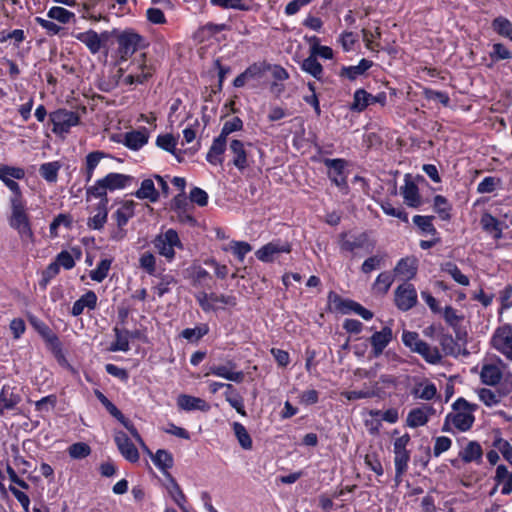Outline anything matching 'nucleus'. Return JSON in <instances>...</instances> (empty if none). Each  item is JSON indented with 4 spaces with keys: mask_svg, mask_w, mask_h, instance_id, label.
I'll use <instances>...</instances> for the list:
<instances>
[{
    "mask_svg": "<svg viewBox=\"0 0 512 512\" xmlns=\"http://www.w3.org/2000/svg\"><path fill=\"white\" fill-rule=\"evenodd\" d=\"M106 188L110 191L123 189L130 184L133 178L121 173H108L102 178Z\"/></svg>",
    "mask_w": 512,
    "mask_h": 512,
    "instance_id": "obj_31",
    "label": "nucleus"
},
{
    "mask_svg": "<svg viewBox=\"0 0 512 512\" xmlns=\"http://www.w3.org/2000/svg\"><path fill=\"white\" fill-rule=\"evenodd\" d=\"M432 219H433L432 216L415 215L413 217V222L423 232L435 235L437 233V231L432 223Z\"/></svg>",
    "mask_w": 512,
    "mask_h": 512,
    "instance_id": "obj_58",
    "label": "nucleus"
},
{
    "mask_svg": "<svg viewBox=\"0 0 512 512\" xmlns=\"http://www.w3.org/2000/svg\"><path fill=\"white\" fill-rule=\"evenodd\" d=\"M324 164L330 169L329 178L338 187L346 186L344 169L346 161L343 159H325Z\"/></svg>",
    "mask_w": 512,
    "mask_h": 512,
    "instance_id": "obj_18",
    "label": "nucleus"
},
{
    "mask_svg": "<svg viewBox=\"0 0 512 512\" xmlns=\"http://www.w3.org/2000/svg\"><path fill=\"white\" fill-rule=\"evenodd\" d=\"M401 195L403 196L405 204L409 207L417 208L420 206L421 199L419 189L408 174L405 176L404 186L401 187Z\"/></svg>",
    "mask_w": 512,
    "mask_h": 512,
    "instance_id": "obj_20",
    "label": "nucleus"
},
{
    "mask_svg": "<svg viewBox=\"0 0 512 512\" xmlns=\"http://www.w3.org/2000/svg\"><path fill=\"white\" fill-rule=\"evenodd\" d=\"M97 305V295L94 291H88L84 295H82L77 301L74 302L71 314L73 316H79L83 313L85 308L89 310H93Z\"/></svg>",
    "mask_w": 512,
    "mask_h": 512,
    "instance_id": "obj_26",
    "label": "nucleus"
},
{
    "mask_svg": "<svg viewBox=\"0 0 512 512\" xmlns=\"http://www.w3.org/2000/svg\"><path fill=\"white\" fill-rule=\"evenodd\" d=\"M232 427L240 446L245 450L252 449V439L245 426L239 422H234Z\"/></svg>",
    "mask_w": 512,
    "mask_h": 512,
    "instance_id": "obj_44",
    "label": "nucleus"
},
{
    "mask_svg": "<svg viewBox=\"0 0 512 512\" xmlns=\"http://www.w3.org/2000/svg\"><path fill=\"white\" fill-rule=\"evenodd\" d=\"M107 157V154L102 151H93L87 154L85 161V181L90 182L95 168L98 166L100 161Z\"/></svg>",
    "mask_w": 512,
    "mask_h": 512,
    "instance_id": "obj_36",
    "label": "nucleus"
},
{
    "mask_svg": "<svg viewBox=\"0 0 512 512\" xmlns=\"http://www.w3.org/2000/svg\"><path fill=\"white\" fill-rule=\"evenodd\" d=\"M482 228L490 233H495L494 237L499 239L502 237V228L499 221L489 213H484L480 219Z\"/></svg>",
    "mask_w": 512,
    "mask_h": 512,
    "instance_id": "obj_42",
    "label": "nucleus"
},
{
    "mask_svg": "<svg viewBox=\"0 0 512 512\" xmlns=\"http://www.w3.org/2000/svg\"><path fill=\"white\" fill-rule=\"evenodd\" d=\"M243 128V121L239 117H233L232 119L226 121L222 127L221 133L219 136L227 140V137L236 131H240Z\"/></svg>",
    "mask_w": 512,
    "mask_h": 512,
    "instance_id": "obj_60",
    "label": "nucleus"
},
{
    "mask_svg": "<svg viewBox=\"0 0 512 512\" xmlns=\"http://www.w3.org/2000/svg\"><path fill=\"white\" fill-rule=\"evenodd\" d=\"M60 165L58 162H48L40 166L39 173L47 182H56Z\"/></svg>",
    "mask_w": 512,
    "mask_h": 512,
    "instance_id": "obj_52",
    "label": "nucleus"
},
{
    "mask_svg": "<svg viewBox=\"0 0 512 512\" xmlns=\"http://www.w3.org/2000/svg\"><path fill=\"white\" fill-rule=\"evenodd\" d=\"M124 138L125 146L131 150H138L148 142L149 135L146 130H134L127 132Z\"/></svg>",
    "mask_w": 512,
    "mask_h": 512,
    "instance_id": "obj_33",
    "label": "nucleus"
},
{
    "mask_svg": "<svg viewBox=\"0 0 512 512\" xmlns=\"http://www.w3.org/2000/svg\"><path fill=\"white\" fill-rule=\"evenodd\" d=\"M176 284L175 278L170 274L160 275L159 283L154 287L155 292L159 297L170 291V285Z\"/></svg>",
    "mask_w": 512,
    "mask_h": 512,
    "instance_id": "obj_62",
    "label": "nucleus"
},
{
    "mask_svg": "<svg viewBox=\"0 0 512 512\" xmlns=\"http://www.w3.org/2000/svg\"><path fill=\"white\" fill-rule=\"evenodd\" d=\"M176 139L172 134L159 135L156 139V145L172 154H175Z\"/></svg>",
    "mask_w": 512,
    "mask_h": 512,
    "instance_id": "obj_63",
    "label": "nucleus"
},
{
    "mask_svg": "<svg viewBox=\"0 0 512 512\" xmlns=\"http://www.w3.org/2000/svg\"><path fill=\"white\" fill-rule=\"evenodd\" d=\"M329 300L335 304V307L343 314L354 312L361 316L364 320H370L373 317V313L363 307L361 304L353 300L342 299L338 294L334 292L329 293Z\"/></svg>",
    "mask_w": 512,
    "mask_h": 512,
    "instance_id": "obj_10",
    "label": "nucleus"
},
{
    "mask_svg": "<svg viewBox=\"0 0 512 512\" xmlns=\"http://www.w3.org/2000/svg\"><path fill=\"white\" fill-rule=\"evenodd\" d=\"M112 261L110 259H102L94 270L90 271V278L96 282H102L108 275Z\"/></svg>",
    "mask_w": 512,
    "mask_h": 512,
    "instance_id": "obj_51",
    "label": "nucleus"
},
{
    "mask_svg": "<svg viewBox=\"0 0 512 512\" xmlns=\"http://www.w3.org/2000/svg\"><path fill=\"white\" fill-rule=\"evenodd\" d=\"M31 323L36 331L45 340V342L51 347L54 353L61 352V343L59 338L48 325L36 319H33Z\"/></svg>",
    "mask_w": 512,
    "mask_h": 512,
    "instance_id": "obj_17",
    "label": "nucleus"
},
{
    "mask_svg": "<svg viewBox=\"0 0 512 512\" xmlns=\"http://www.w3.org/2000/svg\"><path fill=\"white\" fill-rule=\"evenodd\" d=\"M9 204L11 209L10 216L8 217L9 226L18 233L23 245L34 244L35 235L32 230L26 200L24 197L9 199Z\"/></svg>",
    "mask_w": 512,
    "mask_h": 512,
    "instance_id": "obj_1",
    "label": "nucleus"
},
{
    "mask_svg": "<svg viewBox=\"0 0 512 512\" xmlns=\"http://www.w3.org/2000/svg\"><path fill=\"white\" fill-rule=\"evenodd\" d=\"M76 39L87 46L91 53L96 54L100 52L101 47L99 44L98 33L94 30H88L78 33Z\"/></svg>",
    "mask_w": 512,
    "mask_h": 512,
    "instance_id": "obj_38",
    "label": "nucleus"
},
{
    "mask_svg": "<svg viewBox=\"0 0 512 512\" xmlns=\"http://www.w3.org/2000/svg\"><path fill=\"white\" fill-rule=\"evenodd\" d=\"M493 446L501 452L503 458L512 465V446L511 444L502 438H497L493 442Z\"/></svg>",
    "mask_w": 512,
    "mask_h": 512,
    "instance_id": "obj_64",
    "label": "nucleus"
},
{
    "mask_svg": "<svg viewBox=\"0 0 512 512\" xmlns=\"http://www.w3.org/2000/svg\"><path fill=\"white\" fill-rule=\"evenodd\" d=\"M483 456L481 445L477 441H469L467 445L459 452L460 459L465 463H479Z\"/></svg>",
    "mask_w": 512,
    "mask_h": 512,
    "instance_id": "obj_27",
    "label": "nucleus"
},
{
    "mask_svg": "<svg viewBox=\"0 0 512 512\" xmlns=\"http://www.w3.org/2000/svg\"><path fill=\"white\" fill-rule=\"evenodd\" d=\"M394 271L405 280H410L417 273V260L413 257L402 258L398 261Z\"/></svg>",
    "mask_w": 512,
    "mask_h": 512,
    "instance_id": "obj_28",
    "label": "nucleus"
},
{
    "mask_svg": "<svg viewBox=\"0 0 512 512\" xmlns=\"http://www.w3.org/2000/svg\"><path fill=\"white\" fill-rule=\"evenodd\" d=\"M264 74L265 69H263V66H248V68L243 73L234 79L233 85L236 88L243 87L251 79H260Z\"/></svg>",
    "mask_w": 512,
    "mask_h": 512,
    "instance_id": "obj_34",
    "label": "nucleus"
},
{
    "mask_svg": "<svg viewBox=\"0 0 512 512\" xmlns=\"http://www.w3.org/2000/svg\"><path fill=\"white\" fill-rule=\"evenodd\" d=\"M395 304L401 311H408L417 304V291L413 284L405 282L396 288Z\"/></svg>",
    "mask_w": 512,
    "mask_h": 512,
    "instance_id": "obj_11",
    "label": "nucleus"
},
{
    "mask_svg": "<svg viewBox=\"0 0 512 512\" xmlns=\"http://www.w3.org/2000/svg\"><path fill=\"white\" fill-rule=\"evenodd\" d=\"M139 265L149 275H155V273H156V258L152 253L144 252L139 258Z\"/></svg>",
    "mask_w": 512,
    "mask_h": 512,
    "instance_id": "obj_61",
    "label": "nucleus"
},
{
    "mask_svg": "<svg viewBox=\"0 0 512 512\" xmlns=\"http://www.w3.org/2000/svg\"><path fill=\"white\" fill-rule=\"evenodd\" d=\"M115 341L111 343L109 350L112 352H127L130 349V331L124 328L114 327Z\"/></svg>",
    "mask_w": 512,
    "mask_h": 512,
    "instance_id": "obj_30",
    "label": "nucleus"
},
{
    "mask_svg": "<svg viewBox=\"0 0 512 512\" xmlns=\"http://www.w3.org/2000/svg\"><path fill=\"white\" fill-rule=\"evenodd\" d=\"M227 140L221 136L216 137L206 155V160L212 165H221L223 163L222 155L226 149Z\"/></svg>",
    "mask_w": 512,
    "mask_h": 512,
    "instance_id": "obj_25",
    "label": "nucleus"
},
{
    "mask_svg": "<svg viewBox=\"0 0 512 512\" xmlns=\"http://www.w3.org/2000/svg\"><path fill=\"white\" fill-rule=\"evenodd\" d=\"M439 343L446 355H457L459 353V346L450 334H442Z\"/></svg>",
    "mask_w": 512,
    "mask_h": 512,
    "instance_id": "obj_55",
    "label": "nucleus"
},
{
    "mask_svg": "<svg viewBox=\"0 0 512 512\" xmlns=\"http://www.w3.org/2000/svg\"><path fill=\"white\" fill-rule=\"evenodd\" d=\"M410 451L394 452L395 477L398 481L408 469Z\"/></svg>",
    "mask_w": 512,
    "mask_h": 512,
    "instance_id": "obj_40",
    "label": "nucleus"
},
{
    "mask_svg": "<svg viewBox=\"0 0 512 512\" xmlns=\"http://www.w3.org/2000/svg\"><path fill=\"white\" fill-rule=\"evenodd\" d=\"M177 405L180 409L185 411L200 410L207 412L210 410V405L205 400L186 394H181L178 397Z\"/></svg>",
    "mask_w": 512,
    "mask_h": 512,
    "instance_id": "obj_21",
    "label": "nucleus"
},
{
    "mask_svg": "<svg viewBox=\"0 0 512 512\" xmlns=\"http://www.w3.org/2000/svg\"><path fill=\"white\" fill-rule=\"evenodd\" d=\"M26 38L25 32L22 29H15L13 31L3 30L0 32V43L9 42L14 46H18Z\"/></svg>",
    "mask_w": 512,
    "mask_h": 512,
    "instance_id": "obj_47",
    "label": "nucleus"
},
{
    "mask_svg": "<svg viewBox=\"0 0 512 512\" xmlns=\"http://www.w3.org/2000/svg\"><path fill=\"white\" fill-rule=\"evenodd\" d=\"M434 211L442 220H449L451 218V206L447 199L442 195H436L434 197Z\"/></svg>",
    "mask_w": 512,
    "mask_h": 512,
    "instance_id": "obj_48",
    "label": "nucleus"
},
{
    "mask_svg": "<svg viewBox=\"0 0 512 512\" xmlns=\"http://www.w3.org/2000/svg\"><path fill=\"white\" fill-rule=\"evenodd\" d=\"M412 395L419 399L432 400L437 395V388L434 383H420L414 387Z\"/></svg>",
    "mask_w": 512,
    "mask_h": 512,
    "instance_id": "obj_45",
    "label": "nucleus"
},
{
    "mask_svg": "<svg viewBox=\"0 0 512 512\" xmlns=\"http://www.w3.org/2000/svg\"><path fill=\"white\" fill-rule=\"evenodd\" d=\"M68 454L73 459H83L91 454V448L84 442H77L69 446Z\"/></svg>",
    "mask_w": 512,
    "mask_h": 512,
    "instance_id": "obj_54",
    "label": "nucleus"
},
{
    "mask_svg": "<svg viewBox=\"0 0 512 512\" xmlns=\"http://www.w3.org/2000/svg\"><path fill=\"white\" fill-rule=\"evenodd\" d=\"M339 247L342 252L350 253L353 258L370 254L373 250V245L369 243L366 233H342L339 239Z\"/></svg>",
    "mask_w": 512,
    "mask_h": 512,
    "instance_id": "obj_4",
    "label": "nucleus"
},
{
    "mask_svg": "<svg viewBox=\"0 0 512 512\" xmlns=\"http://www.w3.org/2000/svg\"><path fill=\"white\" fill-rule=\"evenodd\" d=\"M108 202L109 200L104 199V203L96 205V213L87 220V226L90 229L101 230L105 226L108 217Z\"/></svg>",
    "mask_w": 512,
    "mask_h": 512,
    "instance_id": "obj_23",
    "label": "nucleus"
},
{
    "mask_svg": "<svg viewBox=\"0 0 512 512\" xmlns=\"http://www.w3.org/2000/svg\"><path fill=\"white\" fill-rule=\"evenodd\" d=\"M477 409V404L469 403L460 397L452 404V412L448 413V418L452 420V424L457 430L466 432L472 428L475 422L474 412Z\"/></svg>",
    "mask_w": 512,
    "mask_h": 512,
    "instance_id": "obj_2",
    "label": "nucleus"
},
{
    "mask_svg": "<svg viewBox=\"0 0 512 512\" xmlns=\"http://www.w3.org/2000/svg\"><path fill=\"white\" fill-rule=\"evenodd\" d=\"M492 28L500 36L512 41V23L506 17H496L492 21Z\"/></svg>",
    "mask_w": 512,
    "mask_h": 512,
    "instance_id": "obj_43",
    "label": "nucleus"
},
{
    "mask_svg": "<svg viewBox=\"0 0 512 512\" xmlns=\"http://www.w3.org/2000/svg\"><path fill=\"white\" fill-rule=\"evenodd\" d=\"M154 247L158 254L172 261L175 257V247L182 248L178 233L174 229H168L165 233L155 237Z\"/></svg>",
    "mask_w": 512,
    "mask_h": 512,
    "instance_id": "obj_5",
    "label": "nucleus"
},
{
    "mask_svg": "<svg viewBox=\"0 0 512 512\" xmlns=\"http://www.w3.org/2000/svg\"><path fill=\"white\" fill-rule=\"evenodd\" d=\"M229 151L232 155V164L239 171H244L250 166V157L242 141L236 139L232 140L229 145Z\"/></svg>",
    "mask_w": 512,
    "mask_h": 512,
    "instance_id": "obj_13",
    "label": "nucleus"
},
{
    "mask_svg": "<svg viewBox=\"0 0 512 512\" xmlns=\"http://www.w3.org/2000/svg\"><path fill=\"white\" fill-rule=\"evenodd\" d=\"M393 281L394 278L390 272H382L377 276L374 282V289L381 294H385L390 289Z\"/></svg>",
    "mask_w": 512,
    "mask_h": 512,
    "instance_id": "obj_53",
    "label": "nucleus"
},
{
    "mask_svg": "<svg viewBox=\"0 0 512 512\" xmlns=\"http://www.w3.org/2000/svg\"><path fill=\"white\" fill-rule=\"evenodd\" d=\"M134 196L155 203L159 199V192L156 190L152 179H145L141 182L140 188L134 192Z\"/></svg>",
    "mask_w": 512,
    "mask_h": 512,
    "instance_id": "obj_32",
    "label": "nucleus"
},
{
    "mask_svg": "<svg viewBox=\"0 0 512 512\" xmlns=\"http://www.w3.org/2000/svg\"><path fill=\"white\" fill-rule=\"evenodd\" d=\"M24 177L25 170L23 168L0 164V180L12 193L9 199L23 198L20 186L15 180H21Z\"/></svg>",
    "mask_w": 512,
    "mask_h": 512,
    "instance_id": "obj_6",
    "label": "nucleus"
},
{
    "mask_svg": "<svg viewBox=\"0 0 512 512\" xmlns=\"http://www.w3.org/2000/svg\"><path fill=\"white\" fill-rule=\"evenodd\" d=\"M423 95L426 100L438 102L445 107L449 106L450 104V97L446 92L425 88L423 90Z\"/></svg>",
    "mask_w": 512,
    "mask_h": 512,
    "instance_id": "obj_56",
    "label": "nucleus"
},
{
    "mask_svg": "<svg viewBox=\"0 0 512 512\" xmlns=\"http://www.w3.org/2000/svg\"><path fill=\"white\" fill-rule=\"evenodd\" d=\"M501 185V180L497 177L488 176L485 177L477 186V192L484 193H492L496 190L497 187Z\"/></svg>",
    "mask_w": 512,
    "mask_h": 512,
    "instance_id": "obj_59",
    "label": "nucleus"
},
{
    "mask_svg": "<svg viewBox=\"0 0 512 512\" xmlns=\"http://www.w3.org/2000/svg\"><path fill=\"white\" fill-rule=\"evenodd\" d=\"M115 444L120 454L129 462L136 463L139 461V452L136 446L131 442L128 435L123 431H116L114 434Z\"/></svg>",
    "mask_w": 512,
    "mask_h": 512,
    "instance_id": "obj_12",
    "label": "nucleus"
},
{
    "mask_svg": "<svg viewBox=\"0 0 512 512\" xmlns=\"http://www.w3.org/2000/svg\"><path fill=\"white\" fill-rule=\"evenodd\" d=\"M235 368L236 364L232 361H228L224 365H213L210 367L209 374L236 383H241L244 379V373L242 371H235Z\"/></svg>",
    "mask_w": 512,
    "mask_h": 512,
    "instance_id": "obj_16",
    "label": "nucleus"
},
{
    "mask_svg": "<svg viewBox=\"0 0 512 512\" xmlns=\"http://www.w3.org/2000/svg\"><path fill=\"white\" fill-rule=\"evenodd\" d=\"M480 378L482 383L495 386L502 379V371L495 364H484L481 368Z\"/></svg>",
    "mask_w": 512,
    "mask_h": 512,
    "instance_id": "obj_29",
    "label": "nucleus"
},
{
    "mask_svg": "<svg viewBox=\"0 0 512 512\" xmlns=\"http://www.w3.org/2000/svg\"><path fill=\"white\" fill-rule=\"evenodd\" d=\"M490 343L496 351L512 362V326H499L494 331Z\"/></svg>",
    "mask_w": 512,
    "mask_h": 512,
    "instance_id": "obj_7",
    "label": "nucleus"
},
{
    "mask_svg": "<svg viewBox=\"0 0 512 512\" xmlns=\"http://www.w3.org/2000/svg\"><path fill=\"white\" fill-rule=\"evenodd\" d=\"M440 270L449 274L455 282L462 286H468L470 284L469 278L460 271L454 262L448 261L442 263L440 265Z\"/></svg>",
    "mask_w": 512,
    "mask_h": 512,
    "instance_id": "obj_37",
    "label": "nucleus"
},
{
    "mask_svg": "<svg viewBox=\"0 0 512 512\" xmlns=\"http://www.w3.org/2000/svg\"><path fill=\"white\" fill-rule=\"evenodd\" d=\"M209 332V327L206 324H202L200 326L194 328H186L181 332V336L190 341V342H198L202 337H204Z\"/></svg>",
    "mask_w": 512,
    "mask_h": 512,
    "instance_id": "obj_49",
    "label": "nucleus"
},
{
    "mask_svg": "<svg viewBox=\"0 0 512 512\" xmlns=\"http://www.w3.org/2000/svg\"><path fill=\"white\" fill-rule=\"evenodd\" d=\"M65 226L66 228H70L72 225V217L68 214H59L57 215L50 224L49 231L52 237L58 236V228L61 226Z\"/></svg>",
    "mask_w": 512,
    "mask_h": 512,
    "instance_id": "obj_57",
    "label": "nucleus"
},
{
    "mask_svg": "<svg viewBox=\"0 0 512 512\" xmlns=\"http://www.w3.org/2000/svg\"><path fill=\"white\" fill-rule=\"evenodd\" d=\"M167 480L169 481V485L167 486V490L174 500V502L182 509L184 512H188L184 507V503L186 502V496L181 490L179 484L176 482L175 478L171 474H167Z\"/></svg>",
    "mask_w": 512,
    "mask_h": 512,
    "instance_id": "obj_35",
    "label": "nucleus"
},
{
    "mask_svg": "<svg viewBox=\"0 0 512 512\" xmlns=\"http://www.w3.org/2000/svg\"><path fill=\"white\" fill-rule=\"evenodd\" d=\"M370 99L372 95L366 92L364 89H358L354 93L353 102L350 105V110L356 112L364 111L368 105H370Z\"/></svg>",
    "mask_w": 512,
    "mask_h": 512,
    "instance_id": "obj_41",
    "label": "nucleus"
},
{
    "mask_svg": "<svg viewBox=\"0 0 512 512\" xmlns=\"http://www.w3.org/2000/svg\"><path fill=\"white\" fill-rule=\"evenodd\" d=\"M391 340L392 329L390 327L386 326L381 331L375 332L370 338L373 356L379 357Z\"/></svg>",
    "mask_w": 512,
    "mask_h": 512,
    "instance_id": "obj_19",
    "label": "nucleus"
},
{
    "mask_svg": "<svg viewBox=\"0 0 512 512\" xmlns=\"http://www.w3.org/2000/svg\"><path fill=\"white\" fill-rule=\"evenodd\" d=\"M107 190H108V188H106V185L103 182L102 178L98 179L94 185L87 188V190H86L87 200H89L90 197H94V198L100 199V201L98 203H104V199L108 200Z\"/></svg>",
    "mask_w": 512,
    "mask_h": 512,
    "instance_id": "obj_46",
    "label": "nucleus"
},
{
    "mask_svg": "<svg viewBox=\"0 0 512 512\" xmlns=\"http://www.w3.org/2000/svg\"><path fill=\"white\" fill-rule=\"evenodd\" d=\"M117 54L121 61H128L129 58L147 47L146 39L132 29L121 31L117 35Z\"/></svg>",
    "mask_w": 512,
    "mask_h": 512,
    "instance_id": "obj_3",
    "label": "nucleus"
},
{
    "mask_svg": "<svg viewBox=\"0 0 512 512\" xmlns=\"http://www.w3.org/2000/svg\"><path fill=\"white\" fill-rule=\"evenodd\" d=\"M435 413V409L431 405H423L413 408L409 411L406 424L410 428H418L428 423L431 415Z\"/></svg>",
    "mask_w": 512,
    "mask_h": 512,
    "instance_id": "obj_14",
    "label": "nucleus"
},
{
    "mask_svg": "<svg viewBox=\"0 0 512 512\" xmlns=\"http://www.w3.org/2000/svg\"><path fill=\"white\" fill-rule=\"evenodd\" d=\"M291 244L287 241L274 240L271 241L255 252V256L258 260L269 263L273 262L279 254L290 253Z\"/></svg>",
    "mask_w": 512,
    "mask_h": 512,
    "instance_id": "obj_9",
    "label": "nucleus"
},
{
    "mask_svg": "<svg viewBox=\"0 0 512 512\" xmlns=\"http://www.w3.org/2000/svg\"><path fill=\"white\" fill-rule=\"evenodd\" d=\"M310 55L304 60L302 64H319L318 58L323 60H330L333 58V50L328 46L319 44V39L316 36L309 38Z\"/></svg>",
    "mask_w": 512,
    "mask_h": 512,
    "instance_id": "obj_15",
    "label": "nucleus"
},
{
    "mask_svg": "<svg viewBox=\"0 0 512 512\" xmlns=\"http://www.w3.org/2000/svg\"><path fill=\"white\" fill-rule=\"evenodd\" d=\"M47 16L50 19L57 20L63 24L69 23L75 17L73 12H70L69 10L59 6L50 8Z\"/></svg>",
    "mask_w": 512,
    "mask_h": 512,
    "instance_id": "obj_50",
    "label": "nucleus"
},
{
    "mask_svg": "<svg viewBox=\"0 0 512 512\" xmlns=\"http://www.w3.org/2000/svg\"><path fill=\"white\" fill-rule=\"evenodd\" d=\"M50 120L53 124V132L63 134L69 132L71 127L78 125L80 118L76 112L59 109L50 114Z\"/></svg>",
    "mask_w": 512,
    "mask_h": 512,
    "instance_id": "obj_8",
    "label": "nucleus"
},
{
    "mask_svg": "<svg viewBox=\"0 0 512 512\" xmlns=\"http://www.w3.org/2000/svg\"><path fill=\"white\" fill-rule=\"evenodd\" d=\"M137 203L133 200L124 201L121 206L113 214L118 227H125L128 221L135 215V207Z\"/></svg>",
    "mask_w": 512,
    "mask_h": 512,
    "instance_id": "obj_22",
    "label": "nucleus"
},
{
    "mask_svg": "<svg viewBox=\"0 0 512 512\" xmlns=\"http://www.w3.org/2000/svg\"><path fill=\"white\" fill-rule=\"evenodd\" d=\"M415 352L420 354L428 363L437 364L441 360V354L436 347H431L428 343H419Z\"/></svg>",
    "mask_w": 512,
    "mask_h": 512,
    "instance_id": "obj_39",
    "label": "nucleus"
},
{
    "mask_svg": "<svg viewBox=\"0 0 512 512\" xmlns=\"http://www.w3.org/2000/svg\"><path fill=\"white\" fill-rule=\"evenodd\" d=\"M151 459L154 465L167 478V474H170L168 470L174 465L172 453L165 449H158L155 454H151Z\"/></svg>",
    "mask_w": 512,
    "mask_h": 512,
    "instance_id": "obj_24",
    "label": "nucleus"
}]
</instances>
